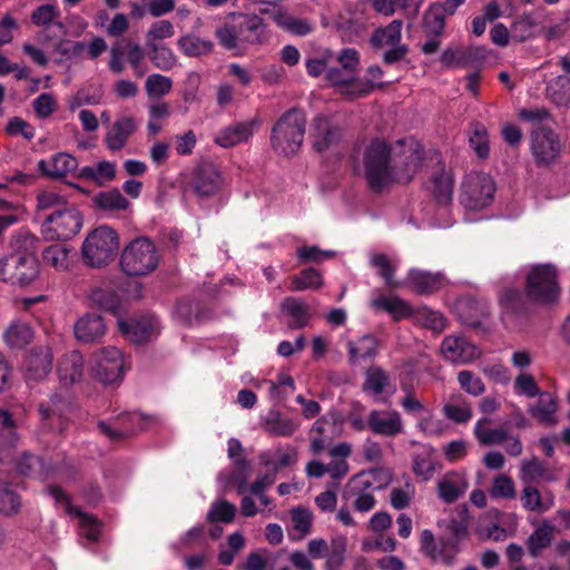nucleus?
<instances>
[{
  "instance_id": "f257e3e1",
  "label": "nucleus",
  "mask_w": 570,
  "mask_h": 570,
  "mask_svg": "<svg viewBox=\"0 0 570 570\" xmlns=\"http://www.w3.org/2000/svg\"><path fill=\"white\" fill-rule=\"evenodd\" d=\"M424 149L413 138L390 145L382 139L372 140L364 150V175L370 188L380 193L392 184H407L422 164Z\"/></svg>"
},
{
  "instance_id": "f03ea898",
  "label": "nucleus",
  "mask_w": 570,
  "mask_h": 570,
  "mask_svg": "<svg viewBox=\"0 0 570 570\" xmlns=\"http://www.w3.org/2000/svg\"><path fill=\"white\" fill-rule=\"evenodd\" d=\"M468 527L458 520H452L446 533L435 540L433 532L425 529L421 532V551L432 561L453 566L456 556L461 552V543L468 538Z\"/></svg>"
},
{
  "instance_id": "7ed1b4c3",
  "label": "nucleus",
  "mask_w": 570,
  "mask_h": 570,
  "mask_svg": "<svg viewBox=\"0 0 570 570\" xmlns=\"http://www.w3.org/2000/svg\"><path fill=\"white\" fill-rule=\"evenodd\" d=\"M305 126L306 117L302 109L286 110L272 128L269 138L272 149L278 156H294L303 145Z\"/></svg>"
},
{
  "instance_id": "20e7f679",
  "label": "nucleus",
  "mask_w": 570,
  "mask_h": 570,
  "mask_svg": "<svg viewBox=\"0 0 570 570\" xmlns=\"http://www.w3.org/2000/svg\"><path fill=\"white\" fill-rule=\"evenodd\" d=\"M524 295L532 303L554 304L560 296L557 267L552 264L532 266L525 277Z\"/></svg>"
},
{
  "instance_id": "39448f33",
  "label": "nucleus",
  "mask_w": 570,
  "mask_h": 570,
  "mask_svg": "<svg viewBox=\"0 0 570 570\" xmlns=\"http://www.w3.org/2000/svg\"><path fill=\"white\" fill-rule=\"evenodd\" d=\"M342 502L336 519L345 527H355L356 521L350 510L367 513L374 509L376 499L373 494V483L362 476L353 478L342 493Z\"/></svg>"
},
{
  "instance_id": "423d86ee",
  "label": "nucleus",
  "mask_w": 570,
  "mask_h": 570,
  "mask_svg": "<svg viewBox=\"0 0 570 570\" xmlns=\"http://www.w3.org/2000/svg\"><path fill=\"white\" fill-rule=\"evenodd\" d=\"M119 248L118 234L108 226L90 232L82 243L81 254L87 266L100 268L108 265Z\"/></svg>"
},
{
  "instance_id": "0eeeda50",
  "label": "nucleus",
  "mask_w": 570,
  "mask_h": 570,
  "mask_svg": "<svg viewBox=\"0 0 570 570\" xmlns=\"http://www.w3.org/2000/svg\"><path fill=\"white\" fill-rule=\"evenodd\" d=\"M159 254L154 243L139 237L134 239L121 253L120 266L130 276H145L156 269Z\"/></svg>"
},
{
  "instance_id": "6e6552de",
  "label": "nucleus",
  "mask_w": 570,
  "mask_h": 570,
  "mask_svg": "<svg viewBox=\"0 0 570 570\" xmlns=\"http://www.w3.org/2000/svg\"><path fill=\"white\" fill-rule=\"evenodd\" d=\"M81 227L80 212L73 207H66L43 215L40 233L47 240H68L75 237Z\"/></svg>"
},
{
  "instance_id": "1a4fd4ad",
  "label": "nucleus",
  "mask_w": 570,
  "mask_h": 570,
  "mask_svg": "<svg viewBox=\"0 0 570 570\" xmlns=\"http://www.w3.org/2000/svg\"><path fill=\"white\" fill-rule=\"evenodd\" d=\"M494 193L495 183L489 174L471 171L461 183L460 202L471 210H481L492 203Z\"/></svg>"
},
{
  "instance_id": "9d476101",
  "label": "nucleus",
  "mask_w": 570,
  "mask_h": 570,
  "mask_svg": "<svg viewBox=\"0 0 570 570\" xmlns=\"http://www.w3.org/2000/svg\"><path fill=\"white\" fill-rule=\"evenodd\" d=\"M37 257L4 256L0 259V281L20 287L32 284L39 276Z\"/></svg>"
},
{
  "instance_id": "9b49d317",
  "label": "nucleus",
  "mask_w": 570,
  "mask_h": 570,
  "mask_svg": "<svg viewBox=\"0 0 570 570\" xmlns=\"http://www.w3.org/2000/svg\"><path fill=\"white\" fill-rule=\"evenodd\" d=\"M224 185V177L218 166L212 161H200L194 167L188 189L198 198L215 196Z\"/></svg>"
},
{
  "instance_id": "f8f14e48",
  "label": "nucleus",
  "mask_w": 570,
  "mask_h": 570,
  "mask_svg": "<svg viewBox=\"0 0 570 570\" xmlns=\"http://www.w3.org/2000/svg\"><path fill=\"white\" fill-rule=\"evenodd\" d=\"M342 431V417L338 412L330 411L317 419L308 432L311 452L313 454L324 452L336 438L341 436Z\"/></svg>"
},
{
  "instance_id": "ddd939ff",
  "label": "nucleus",
  "mask_w": 570,
  "mask_h": 570,
  "mask_svg": "<svg viewBox=\"0 0 570 570\" xmlns=\"http://www.w3.org/2000/svg\"><path fill=\"white\" fill-rule=\"evenodd\" d=\"M125 371L120 350L114 346L104 347L94 354V376L104 384H114L122 379Z\"/></svg>"
},
{
  "instance_id": "4468645a",
  "label": "nucleus",
  "mask_w": 570,
  "mask_h": 570,
  "mask_svg": "<svg viewBox=\"0 0 570 570\" xmlns=\"http://www.w3.org/2000/svg\"><path fill=\"white\" fill-rule=\"evenodd\" d=\"M562 149L558 134L548 127H539L531 134V151L538 165L554 161Z\"/></svg>"
},
{
  "instance_id": "2eb2a0df",
  "label": "nucleus",
  "mask_w": 570,
  "mask_h": 570,
  "mask_svg": "<svg viewBox=\"0 0 570 570\" xmlns=\"http://www.w3.org/2000/svg\"><path fill=\"white\" fill-rule=\"evenodd\" d=\"M344 130L326 116H317L311 125L309 137L317 153L336 147L343 139Z\"/></svg>"
},
{
  "instance_id": "dca6fc26",
  "label": "nucleus",
  "mask_w": 570,
  "mask_h": 570,
  "mask_svg": "<svg viewBox=\"0 0 570 570\" xmlns=\"http://www.w3.org/2000/svg\"><path fill=\"white\" fill-rule=\"evenodd\" d=\"M73 404L70 393L67 390L55 392L48 401L41 402L38 406L41 421L48 422L52 426L55 420L59 422V429L62 430V422L67 421Z\"/></svg>"
},
{
  "instance_id": "f3484780",
  "label": "nucleus",
  "mask_w": 570,
  "mask_h": 570,
  "mask_svg": "<svg viewBox=\"0 0 570 570\" xmlns=\"http://www.w3.org/2000/svg\"><path fill=\"white\" fill-rule=\"evenodd\" d=\"M156 417L153 415H145L142 413H126L118 417V422L124 425L120 429H114L106 422L99 421L98 429L111 441L124 440L146 429V422H154Z\"/></svg>"
},
{
  "instance_id": "a211bd4d",
  "label": "nucleus",
  "mask_w": 570,
  "mask_h": 570,
  "mask_svg": "<svg viewBox=\"0 0 570 570\" xmlns=\"http://www.w3.org/2000/svg\"><path fill=\"white\" fill-rule=\"evenodd\" d=\"M232 20L240 43L256 45L264 41L265 24L259 16L233 13Z\"/></svg>"
},
{
  "instance_id": "6ab92c4d",
  "label": "nucleus",
  "mask_w": 570,
  "mask_h": 570,
  "mask_svg": "<svg viewBox=\"0 0 570 570\" xmlns=\"http://www.w3.org/2000/svg\"><path fill=\"white\" fill-rule=\"evenodd\" d=\"M441 351L443 356L453 363H469L479 356L476 346L462 336L444 337Z\"/></svg>"
},
{
  "instance_id": "aec40b11",
  "label": "nucleus",
  "mask_w": 570,
  "mask_h": 570,
  "mask_svg": "<svg viewBox=\"0 0 570 570\" xmlns=\"http://www.w3.org/2000/svg\"><path fill=\"white\" fill-rule=\"evenodd\" d=\"M106 330L104 318L97 314H86L73 325L75 336L81 344L98 343L106 335Z\"/></svg>"
},
{
  "instance_id": "412c9836",
  "label": "nucleus",
  "mask_w": 570,
  "mask_h": 570,
  "mask_svg": "<svg viewBox=\"0 0 570 570\" xmlns=\"http://www.w3.org/2000/svg\"><path fill=\"white\" fill-rule=\"evenodd\" d=\"M78 160L71 154L57 153L50 159H41L38 169L47 177L61 179L68 174L75 173L78 168Z\"/></svg>"
},
{
  "instance_id": "4be33fe9",
  "label": "nucleus",
  "mask_w": 570,
  "mask_h": 570,
  "mask_svg": "<svg viewBox=\"0 0 570 570\" xmlns=\"http://www.w3.org/2000/svg\"><path fill=\"white\" fill-rule=\"evenodd\" d=\"M52 353L48 347L33 348L26 360V376L28 380L41 381L52 368Z\"/></svg>"
},
{
  "instance_id": "5701e85b",
  "label": "nucleus",
  "mask_w": 570,
  "mask_h": 570,
  "mask_svg": "<svg viewBox=\"0 0 570 570\" xmlns=\"http://www.w3.org/2000/svg\"><path fill=\"white\" fill-rule=\"evenodd\" d=\"M259 124L261 120L258 118H254L248 121L230 125L217 134L215 142L222 147L228 148L246 141Z\"/></svg>"
},
{
  "instance_id": "b1692460",
  "label": "nucleus",
  "mask_w": 570,
  "mask_h": 570,
  "mask_svg": "<svg viewBox=\"0 0 570 570\" xmlns=\"http://www.w3.org/2000/svg\"><path fill=\"white\" fill-rule=\"evenodd\" d=\"M444 284V276L420 269L410 271L406 285L420 295H430L438 292Z\"/></svg>"
},
{
  "instance_id": "393cba45",
  "label": "nucleus",
  "mask_w": 570,
  "mask_h": 570,
  "mask_svg": "<svg viewBox=\"0 0 570 570\" xmlns=\"http://www.w3.org/2000/svg\"><path fill=\"white\" fill-rule=\"evenodd\" d=\"M262 428L273 436H291L299 428V423L291 417L284 416L278 410H269L262 417Z\"/></svg>"
},
{
  "instance_id": "a878e982",
  "label": "nucleus",
  "mask_w": 570,
  "mask_h": 570,
  "mask_svg": "<svg viewBox=\"0 0 570 570\" xmlns=\"http://www.w3.org/2000/svg\"><path fill=\"white\" fill-rule=\"evenodd\" d=\"M58 375L62 385L68 386L81 381L83 376V357L78 351L65 354L58 364Z\"/></svg>"
},
{
  "instance_id": "bb28decb",
  "label": "nucleus",
  "mask_w": 570,
  "mask_h": 570,
  "mask_svg": "<svg viewBox=\"0 0 570 570\" xmlns=\"http://www.w3.org/2000/svg\"><path fill=\"white\" fill-rule=\"evenodd\" d=\"M373 433L384 436H395L403 430L402 419L399 412L393 411L382 415L379 411H372L367 421Z\"/></svg>"
},
{
  "instance_id": "cd10ccee",
  "label": "nucleus",
  "mask_w": 570,
  "mask_h": 570,
  "mask_svg": "<svg viewBox=\"0 0 570 570\" xmlns=\"http://www.w3.org/2000/svg\"><path fill=\"white\" fill-rule=\"evenodd\" d=\"M136 131L135 120L130 117H124L114 122L107 132L105 141L107 147L115 151L122 149L128 138Z\"/></svg>"
},
{
  "instance_id": "c85d7f7f",
  "label": "nucleus",
  "mask_w": 570,
  "mask_h": 570,
  "mask_svg": "<svg viewBox=\"0 0 570 570\" xmlns=\"http://www.w3.org/2000/svg\"><path fill=\"white\" fill-rule=\"evenodd\" d=\"M208 312L190 298L179 299L174 308V317L185 326H193L207 318Z\"/></svg>"
},
{
  "instance_id": "c756f323",
  "label": "nucleus",
  "mask_w": 570,
  "mask_h": 570,
  "mask_svg": "<svg viewBox=\"0 0 570 570\" xmlns=\"http://www.w3.org/2000/svg\"><path fill=\"white\" fill-rule=\"evenodd\" d=\"M442 411L448 420L456 424L468 423L472 417L471 405L460 393L451 394Z\"/></svg>"
},
{
  "instance_id": "7c9ffc66",
  "label": "nucleus",
  "mask_w": 570,
  "mask_h": 570,
  "mask_svg": "<svg viewBox=\"0 0 570 570\" xmlns=\"http://www.w3.org/2000/svg\"><path fill=\"white\" fill-rule=\"evenodd\" d=\"M379 350V341L370 334L363 335L356 341L347 342L348 362L355 364L360 360L373 358Z\"/></svg>"
},
{
  "instance_id": "2f4dec72",
  "label": "nucleus",
  "mask_w": 570,
  "mask_h": 570,
  "mask_svg": "<svg viewBox=\"0 0 570 570\" xmlns=\"http://www.w3.org/2000/svg\"><path fill=\"white\" fill-rule=\"evenodd\" d=\"M118 327L121 333L127 335L134 343L140 344L146 342L154 330L150 318L141 317L130 321H118Z\"/></svg>"
},
{
  "instance_id": "473e14b6",
  "label": "nucleus",
  "mask_w": 570,
  "mask_h": 570,
  "mask_svg": "<svg viewBox=\"0 0 570 570\" xmlns=\"http://www.w3.org/2000/svg\"><path fill=\"white\" fill-rule=\"evenodd\" d=\"M402 20H393L384 28L376 29L370 39L371 45L376 48L394 47L401 43Z\"/></svg>"
},
{
  "instance_id": "72a5a7b5",
  "label": "nucleus",
  "mask_w": 570,
  "mask_h": 570,
  "mask_svg": "<svg viewBox=\"0 0 570 570\" xmlns=\"http://www.w3.org/2000/svg\"><path fill=\"white\" fill-rule=\"evenodd\" d=\"M520 500L525 510L534 512H546L554 503V499L551 492L541 495L540 491L532 487L525 485L521 492Z\"/></svg>"
},
{
  "instance_id": "f704fd0d",
  "label": "nucleus",
  "mask_w": 570,
  "mask_h": 570,
  "mask_svg": "<svg viewBox=\"0 0 570 570\" xmlns=\"http://www.w3.org/2000/svg\"><path fill=\"white\" fill-rule=\"evenodd\" d=\"M33 338L31 326L21 321H13L3 333V340L12 348H22Z\"/></svg>"
},
{
  "instance_id": "c9c22d12",
  "label": "nucleus",
  "mask_w": 570,
  "mask_h": 570,
  "mask_svg": "<svg viewBox=\"0 0 570 570\" xmlns=\"http://www.w3.org/2000/svg\"><path fill=\"white\" fill-rule=\"evenodd\" d=\"M554 533V525L543 521L528 538L527 548L531 557L537 558L540 552L550 547Z\"/></svg>"
},
{
  "instance_id": "e433bc0d",
  "label": "nucleus",
  "mask_w": 570,
  "mask_h": 570,
  "mask_svg": "<svg viewBox=\"0 0 570 570\" xmlns=\"http://www.w3.org/2000/svg\"><path fill=\"white\" fill-rule=\"evenodd\" d=\"M282 312L292 317L288 327L293 330L303 328L308 324V306L296 297H286L281 304Z\"/></svg>"
},
{
  "instance_id": "4c0bfd02",
  "label": "nucleus",
  "mask_w": 570,
  "mask_h": 570,
  "mask_svg": "<svg viewBox=\"0 0 570 570\" xmlns=\"http://www.w3.org/2000/svg\"><path fill=\"white\" fill-rule=\"evenodd\" d=\"M538 402L529 407V413L540 423L554 425L557 420L554 413L557 411V401L548 393H541Z\"/></svg>"
},
{
  "instance_id": "58836bf2",
  "label": "nucleus",
  "mask_w": 570,
  "mask_h": 570,
  "mask_svg": "<svg viewBox=\"0 0 570 570\" xmlns=\"http://www.w3.org/2000/svg\"><path fill=\"white\" fill-rule=\"evenodd\" d=\"M86 47L87 45L83 41L60 39L52 49L53 62L61 65L65 60L78 59L83 55Z\"/></svg>"
},
{
  "instance_id": "ea45409f",
  "label": "nucleus",
  "mask_w": 570,
  "mask_h": 570,
  "mask_svg": "<svg viewBox=\"0 0 570 570\" xmlns=\"http://www.w3.org/2000/svg\"><path fill=\"white\" fill-rule=\"evenodd\" d=\"M178 47L185 56L198 58L209 55L214 49V43L195 35H186L179 38Z\"/></svg>"
},
{
  "instance_id": "a19ab883",
  "label": "nucleus",
  "mask_w": 570,
  "mask_h": 570,
  "mask_svg": "<svg viewBox=\"0 0 570 570\" xmlns=\"http://www.w3.org/2000/svg\"><path fill=\"white\" fill-rule=\"evenodd\" d=\"M422 28L425 36L440 37L445 28V16L442 13L440 2L432 3L423 14Z\"/></svg>"
},
{
  "instance_id": "79ce46f5",
  "label": "nucleus",
  "mask_w": 570,
  "mask_h": 570,
  "mask_svg": "<svg viewBox=\"0 0 570 570\" xmlns=\"http://www.w3.org/2000/svg\"><path fill=\"white\" fill-rule=\"evenodd\" d=\"M39 239L29 233H18L10 240L7 256L36 257Z\"/></svg>"
},
{
  "instance_id": "37998d69",
  "label": "nucleus",
  "mask_w": 570,
  "mask_h": 570,
  "mask_svg": "<svg viewBox=\"0 0 570 570\" xmlns=\"http://www.w3.org/2000/svg\"><path fill=\"white\" fill-rule=\"evenodd\" d=\"M68 514L78 518L80 523V533L88 540L98 541L101 530V522L94 515L85 513L78 507L68 505Z\"/></svg>"
},
{
  "instance_id": "c03bdc74",
  "label": "nucleus",
  "mask_w": 570,
  "mask_h": 570,
  "mask_svg": "<svg viewBox=\"0 0 570 570\" xmlns=\"http://www.w3.org/2000/svg\"><path fill=\"white\" fill-rule=\"evenodd\" d=\"M453 177L444 169L440 170L432 179V193L439 204L448 205L453 195Z\"/></svg>"
},
{
  "instance_id": "a18cd8bd",
  "label": "nucleus",
  "mask_w": 570,
  "mask_h": 570,
  "mask_svg": "<svg viewBox=\"0 0 570 570\" xmlns=\"http://www.w3.org/2000/svg\"><path fill=\"white\" fill-rule=\"evenodd\" d=\"M92 202L102 210H126L129 207V202L117 188L98 193Z\"/></svg>"
},
{
  "instance_id": "49530a36",
  "label": "nucleus",
  "mask_w": 570,
  "mask_h": 570,
  "mask_svg": "<svg viewBox=\"0 0 570 570\" xmlns=\"http://www.w3.org/2000/svg\"><path fill=\"white\" fill-rule=\"evenodd\" d=\"M491 421L488 417L480 419L474 426V435L478 441L483 445L501 444L508 439V433L504 429H488L485 428Z\"/></svg>"
},
{
  "instance_id": "de8ad7c7",
  "label": "nucleus",
  "mask_w": 570,
  "mask_h": 570,
  "mask_svg": "<svg viewBox=\"0 0 570 570\" xmlns=\"http://www.w3.org/2000/svg\"><path fill=\"white\" fill-rule=\"evenodd\" d=\"M65 198L55 191H42L37 196V219L41 223L43 215L56 209L66 208Z\"/></svg>"
},
{
  "instance_id": "09e8293b",
  "label": "nucleus",
  "mask_w": 570,
  "mask_h": 570,
  "mask_svg": "<svg viewBox=\"0 0 570 570\" xmlns=\"http://www.w3.org/2000/svg\"><path fill=\"white\" fill-rule=\"evenodd\" d=\"M439 497L446 503H453L464 493L462 481L456 475H445L438 483Z\"/></svg>"
},
{
  "instance_id": "8fccbe9b",
  "label": "nucleus",
  "mask_w": 570,
  "mask_h": 570,
  "mask_svg": "<svg viewBox=\"0 0 570 570\" xmlns=\"http://www.w3.org/2000/svg\"><path fill=\"white\" fill-rule=\"evenodd\" d=\"M90 299L95 306L114 315L120 307V298L112 289L96 288L91 292Z\"/></svg>"
},
{
  "instance_id": "3c124183",
  "label": "nucleus",
  "mask_w": 570,
  "mask_h": 570,
  "mask_svg": "<svg viewBox=\"0 0 570 570\" xmlns=\"http://www.w3.org/2000/svg\"><path fill=\"white\" fill-rule=\"evenodd\" d=\"M414 317L419 324L434 333H441L446 327V320L443 314L429 307L417 308Z\"/></svg>"
},
{
  "instance_id": "603ef678",
  "label": "nucleus",
  "mask_w": 570,
  "mask_h": 570,
  "mask_svg": "<svg viewBox=\"0 0 570 570\" xmlns=\"http://www.w3.org/2000/svg\"><path fill=\"white\" fill-rule=\"evenodd\" d=\"M520 479L525 485H531V483L540 479L551 480L546 466L538 458L522 462Z\"/></svg>"
},
{
  "instance_id": "864d4df0",
  "label": "nucleus",
  "mask_w": 570,
  "mask_h": 570,
  "mask_svg": "<svg viewBox=\"0 0 570 570\" xmlns=\"http://www.w3.org/2000/svg\"><path fill=\"white\" fill-rule=\"evenodd\" d=\"M372 305L377 308L387 312L396 321L410 316L412 314L411 306L403 299L400 298H385L380 297L372 302Z\"/></svg>"
},
{
  "instance_id": "5fc2aeb1",
  "label": "nucleus",
  "mask_w": 570,
  "mask_h": 570,
  "mask_svg": "<svg viewBox=\"0 0 570 570\" xmlns=\"http://www.w3.org/2000/svg\"><path fill=\"white\" fill-rule=\"evenodd\" d=\"M346 546L347 540L343 535L332 539L325 562L326 570H341L345 561Z\"/></svg>"
},
{
  "instance_id": "6e6d98bb",
  "label": "nucleus",
  "mask_w": 570,
  "mask_h": 570,
  "mask_svg": "<svg viewBox=\"0 0 570 570\" xmlns=\"http://www.w3.org/2000/svg\"><path fill=\"white\" fill-rule=\"evenodd\" d=\"M21 500L10 484L0 482V514L12 517L20 511Z\"/></svg>"
},
{
  "instance_id": "4d7b16f0",
  "label": "nucleus",
  "mask_w": 570,
  "mask_h": 570,
  "mask_svg": "<svg viewBox=\"0 0 570 570\" xmlns=\"http://www.w3.org/2000/svg\"><path fill=\"white\" fill-rule=\"evenodd\" d=\"M16 426L11 413L0 409V448H11L17 443Z\"/></svg>"
},
{
  "instance_id": "13d9d810",
  "label": "nucleus",
  "mask_w": 570,
  "mask_h": 570,
  "mask_svg": "<svg viewBox=\"0 0 570 570\" xmlns=\"http://www.w3.org/2000/svg\"><path fill=\"white\" fill-rule=\"evenodd\" d=\"M547 91L557 105H568L570 102V78L558 76L548 85Z\"/></svg>"
},
{
  "instance_id": "bf43d9fd",
  "label": "nucleus",
  "mask_w": 570,
  "mask_h": 570,
  "mask_svg": "<svg viewBox=\"0 0 570 570\" xmlns=\"http://www.w3.org/2000/svg\"><path fill=\"white\" fill-rule=\"evenodd\" d=\"M323 285L322 277L315 268L303 269L292 278V291L317 289Z\"/></svg>"
},
{
  "instance_id": "052dcab7",
  "label": "nucleus",
  "mask_w": 570,
  "mask_h": 570,
  "mask_svg": "<svg viewBox=\"0 0 570 570\" xmlns=\"http://www.w3.org/2000/svg\"><path fill=\"white\" fill-rule=\"evenodd\" d=\"M69 249L62 245L55 244L48 246L42 252V259L45 264L55 267L56 269L65 271L69 266L68 262Z\"/></svg>"
},
{
  "instance_id": "680f3d73",
  "label": "nucleus",
  "mask_w": 570,
  "mask_h": 570,
  "mask_svg": "<svg viewBox=\"0 0 570 570\" xmlns=\"http://www.w3.org/2000/svg\"><path fill=\"white\" fill-rule=\"evenodd\" d=\"M470 147L481 159L489 157V137L484 125L476 122L472 127V135L469 138Z\"/></svg>"
},
{
  "instance_id": "e2e57ef3",
  "label": "nucleus",
  "mask_w": 570,
  "mask_h": 570,
  "mask_svg": "<svg viewBox=\"0 0 570 570\" xmlns=\"http://www.w3.org/2000/svg\"><path fill=\"white\" fill-rule=\"evenodd\" d=\"M389 374L382 367H373L366 372L363 389L366 392H371L374 395H379L383 393L384 389L389 385Z\"/></svg>"
},
{
  "instance_id": "0e129e2a",
  "label": "nucleus",
  "mask_w": 570,
  "mask_h": 570,
  "mask_svg": "<svg viewBox=\"0 0 570 570\" xmlns=\"http://www.w3.org/2000/svg\"><path fill=\"white\" fill-rule=\"evenodd\" d=\"M236 507L226 500H218L212 504L207 513V521L229 523L234 520Z\"/></svg>"
},
{
  "instance_id": "69168bd1",
  "label": "nucleus",
  "mask_w": 570,
  "mask_h": 570,
  "mask_svg": "<svg viewBox=\"0 0 570 570\" xmlns=\"http://www.w3.org/2000/svg\"><path fill=\"white\" fill-rule=\"evenodd\" d=\"M145 88L149 98H160L171 90L173 81L166 76L154 73L146 79Z\"/></svg>"
},
{
  "instance_id": "338daca9",
  "label": "nucleus",
  "mask_w": 570,
  "mask_h": 570,
  "mask_svg": "<svg viewBox=\"0 0 570 570\" xmlns=\"http://www.w3.org/2000/svg\"><path fill=\"white\" fill-rule=\"evenodd\" d=\"M147 47L151 50L149 58L155 67L161 70H169L175 65V58L171 50L165 46H157L147 42Z\"/></svg>"
},
{
  "instance_id": "774afa93",
  "label": "nucleus",
  "mask_w": 570,
  "mask_h": 570,
  "mask_svg": "<svg viewBox=\"0 0 570 570\" xmlns=\"http://www.w3.org/2000/svg\"><path fill=\"white\" fill-rule=\"evenodd\" d=\"M460 387L472 396H479L484 393L485 385L483 381L473 372L463 370L458 373Z\"/></svg>"
}]
</instances>
